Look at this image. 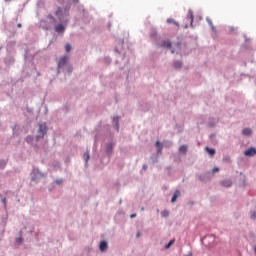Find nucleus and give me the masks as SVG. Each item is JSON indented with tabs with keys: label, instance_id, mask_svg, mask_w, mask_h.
I'll return each instance as SVG.
<instances>
[{
	"label": "nucleus",
	"instance_id": "f257e3e1",
	"mask_svg": "<svg viewBox=\"0 0 256 256\" xmlns=\"http://www.w3.org/2000/svg\"><path fill=\"white\" fill-rule=\"evenodd\" d=\"M57 19L52 15L48 14L46 20L41 21V27L44 31H55L58 35H63L65 33V24H63V19H65V8L57 7L55 11Z\"/></svg>",
	"mask_w": 256,
	"mask_h": 256
},
{
	"label": "nucleus",
	"instance_id": "f03ea898",
	"mask_svg": "<svg viewBox=\"0 0 256 256\" xmlns=\"http://www.w3.org/2000/svg\"><path fill=\"white\" fill-rule=\"evenodd\" d=\"M38 133L39 135H36L35 139L36 141H41L47 135V124H39Z\"/></svg>",
	"mask_w": 256,
	"mask_h": 256
},
{
	"label": "nucleus",
	"instance_id": "7ed1b4c3",
	"mask_svg": "<svg viewBox=\"0 0 256 256\" xmlns=\"http://www.w3.org/2000/svg\"><path fill=\"white\" fill-rule=\"evenodd\" d=\"M43 177H45V174H43L39 168H33L31 181H39V179H43Z\"/></svg>",
	"mask_w": 256,
	"mask_h": 256
},
{
	"label": "nucleus",
	"instance_id": "20e7f679",
	"mask_svg": "<svg viewBox=\"0 0 256 256\" xmlns=\"http://www.w3.org/2000/svg\"><path fill=\"white\" fill-rule=\"evenodd\" d=\"M57 71L61 73V71H65V55L61 56L58 60Z\"/></svg>",
	"mask_w": 256,
	"mask_h": 256
},
{
	"label": "nucleus",
	"instance_id": "39448f33",
	"mask_svg": "<svg viewBox=\"0 0 256 256\" xmlns=\"http://www.w3.org/2000/svg\"><path fill=\"white\" fill-rule=\"evenodd\" d=\"M4 63L7 67H11V65L15 64V58L11 55L8 54L5 58H4Z\"/></svg>",
	"mask_w": 256,
	"mask_h": 256
},
{
	"label": "nucleus",
	"instance_id": "423d86ee",
	"mask_svg": "<svg viewBox=\"0 0 256 256\" xmlns=\"http://www.w3.org/2000/svg\"><path fill=\"white\" fill-rule=\"evenodd\" d=\"M256 155V148H249V150H245V156L252 157Z\"/></svg>",
	"mask_w": 256,
	"mask_h": 256
},
{
	"label": "nucleus",
	"instance_id": "0eeeda50",
	"mask_svg": "<svg viewBox=\"0 0 256 256\" xmlns=\"http://www.w3.org/2000/svg\"><path fill=\"white\" fill-rule=\"evenodd\" d=\"M108 248V245L105 241L100 242L99 249L101 252H104Z\"/></svg>",
	"mask_w": 256,
	"mask_h": 256
},
{
	"label": "nucleus",
	"instance_id": "6e6552de",
	"mask_svg": "<svg viewBox=\"0 0 256 256\" xmlns=\"http://www.w3.org/2000/svg\"><path fill=\"white\" fill-rule=\"evenodd\" d=\"M161 47L163 48H171V42L169 40H165L163 41V43L161 44Z\"/></svg>",
	"mask_w": 256,
	"mask_h": 256
},
{
	"label": "nucleus",
	"instance_id": "1a4fd4ad",
	"mask_svg": "<svg viewBox=\"0 0 256 256\" xmlns=\"http://www.w3.org/2000/svg\"><path fill=\"white\" fill-rule=\"evenodd\" d=\"M222 186H223V187H226V188L231 187V186H232L231 180H223Z\"/></svg>",
	"mask_w": 256,
	"mask_h": 256
},
{
	"label": "nucleus",
	"instance_id": "9d476101",
	"mask_svg": "<svg viewBox=\"0 0 256 256\" xmlns=\"http://www.w3.org/2000/svg\"><path fill=\"white\" fill-rule=\"evenodd\" d=\"M179 195H180L179 190H176V191L174 192V196L172 197L171 202H172V203L176 202V200H177V198L179 197Z\"/></svg>",
	"mask_w": 256,
	"mask_h": 256
},
{
	"label": "nucleus",
	"instance_id": "9b49d317",
	"mask_svg": "<svg viewBox=\"0 0 256 256\" xmlns=\"http://www.w3.org/2000/svg\"><path fill=\"white\" fill-rule=\"evenodd\" d=\"M168 24H174L176 27H179V24L177 21H175L173 18H168L167 19Z\"/></svg>",
	"mask_w": 256,
	"mask_h": 256
},
{
	"label": "nucleus",
	"instance_id": "f8f14e48",
	"mask_svg": "<svg viewBox=\"0 0 256 256\" xmlns=\"http://www.w3.org/2000/svg\"><path fill=\"white\" fill-rule=\"evenodd\" d=\"M113 122L116 125V129H119V117L118 116H114L113 118Z\"/></svg>",
	"mask_w": 256,
	"mask_h": 256
},
{
	"label": "nucleus",
	"instance_id": "ddd939ff",
	"mask_svg": "<svg viewBox=\"0 0 256 256\" xmlns=\"http://www.w3.org/2000/svg\"><path fill=\"white\" fill-rule=\"evenodd\" d=\"M7 167V161L6 160H0V169H5Z\"/></svg>",
	"mask_w": 256,
	"mask_h": 256
},
{
	"label": "nucleus",
	"instance_id": "4468645a",
	"mask_svg": "<svg viewBox=\"0 0 256 256\" xmlns=\"http://www.w3.org/2000/svg\"><path fill=\"white\" fill-rule=\"evenodd\" d=\"M243 134L246 135V136H249V135L252 134V131H251L250 128H245V129L243 130Z\"/></svg>",
	"mask_w": 256,
	"mask_h": 256
},
{
	"label": "nucleus",
	"instance_id": "2eb2a0df",
	"mask_svg": "<svg viewBox=\"0 0 256 256\" xmlns=\"http://www.w3.org/2000/svg\"><path fill=\"white\" fill-rule=\"evenodd\" d=\"M181 66H182L181 61H175V62H174V68H175V69H180Z\"/></svg>",
	"mask_w": 256,
	"mask_h": 256
},
{
	"label": "nucleus",
	"instance_id": "dca6fc26",
	"mask_svg": "<svg viewBox=\"0 0 256 256\" xmlns=\"http://www.w3.org/2000/svg\"><path fill=\"white\" fill-rule=\"evenodd\" d=\"M156 147L158 148V153H161V151L163 149V146H162L161 142L157 141L156 142Z\"/></svg>",
	"mask_w": 256,
	"mask_h": 256
},
{
	"label": "nucleus",
	"instance_id": "f3484780",
	"mask_svg": "<svg viewBox=\"0 0 256 256\" xmlns=\"http://www.w3.org/2000/svg\"><path fill=\"white\" fill-rule=\"evenodd\" d=\"M206 151H207L211 156H214V155H215V150H214V148H208V146H207Z\"/></svg>",
	"mask_w": 256,
	"mask_h": 256
},
{
	"label": "nucleus",
	"instance_id": "a211bd4d",
	"mask_svg": "<svg viewBox=\"0 0 256 256\" xmlns=\"http://www.w3.org/2000/svg\"><path fill=\"white\" fill-rule=\"evenodd\" d=\"M54 183H56V185H63V178H58L54 180Z\"/></svg>",
	"mask_w": 256,
	"mask_h": 256
},
{
	"label": "nucleus",
	"instance_id": "6ab92c4d",
	"mask_svg": "<svg viewBox=\"0 0 256 256\" xmlns=\"http://www.w3.org/2000/svg\"><path fill=\"white\" fill-rule=\"evenodd\" d=\"M33 136H31V135H28L27 137H26V143H33Z\"/></svg>",
	"mask_w": 256,
	"mask_h": 256
},
{
	"label": "nucleus",
	"instance_id": "aec40b11",
	"mask_svg": "<svg viewBox=\"0 0 256 256\" xmlns=\"http://www.w3.org/2000/svg\"><path fill=\"white\" fill-rule=\"evenodd\" d=\"M15 242L21 245V243H23V236H19L18 238H16Z\"/></svg>",
	"mask_w": 256,
	"mask_h": 256
},
{
	"label": "nucleus",
	"instance_id": "412c9836",
	"mask_svg": "<svg viewBox=\"0 0 256 256\" xmlns=\"http://www.w3.org/2000/svg\"><path fill=\"white\" fill-rule=\"evenodd\" d=\"M188 17L190 18L191 25H192L193 24L194 16H193V12L191 10H189Z\"/></svg>",
	"mask_w": 256,
	"mask_h": 256
},
{
	"label": "nucleus",
	"instance_id": "4be33fe9",
	"mask_svg": "<svg viewBox=\"0 0 256 256\" xmlns=\"http://www.w3.org/2000/svg\"><path fill=\"white\" fill-rule=\"evenodd\" d=\"M83 157L86 163L89 162V159H90L89 152H85Z\"/></svg>",
	"mask_w": 256,
	"mask_h": 256
},
{
	"label": "nucleus",
	"instance_id": "5701e85b",
	"mask_svg": "<svg viewBox=\"0 0 256 256\" xmlns=\"http://www.w3.org/2000/svg\"><path fill=\"white\" fill-rule=\"evenodd\" d=\"M1 203L4 205V209H7V199L6 198H1Z\"/></svg>",
	"mask_w": 256,
	"mask_h": 256
},
{
	"label": "nucleus",
	"instance_id": "b1692460",
	"mask_svg": "<svg viewBox=\"0 0 256 256\" xmlns=\"http://www.w3.org/2000/svg\"><path fill=\"white\" fill-rule=\"evenodd\" d=\"M179 151H180L181 153H186V151H187V146H180Z\"/></svg>",
	"mask_w": 256,
	"mask_h": 256
},
{
	"label": "nucleus",
	"instance_id": "393cba45",
	"mask_svg": "<svg viewBox=\"0 0 256 256\" xmlns=\"http://www.w3.org/2000/svg\"><path fill=\"white\" fill-rule=\"evenodd\" d=\"M174 240H171L166 246H165V248L166 249H169L173 244H174Z\"/></svg>",
	"mask_w": 256,
	"mask_h": 256
},
{
	"label": "nucleus",
	"instance_id": "a878e982",
	"mask_svg": "<svg viewBox=\"0 0 256 256\" xmlns=\"http://www.w3.org/2000/svg\"><path fill=\"white\" fill-rule=\"evenodd\" d=\"M161 215H162V217H168L169 216V212L168 211H162L161 212Z\"/></svg>",
	"mask_w": 256,
	"mask_h": 256
},
{
	"label": "nucleus",
	"instance_id": "bb28decb",
	"mask_svg": "<svg viewBox=\"0 0 256 256\" xmlns=\"http://www.w3.org/2000/svg\"><path fill=\"white\" fill-rule=\"evenodd\" d=\"M7 218H8V215L6 214V216H4V217L2 218V223H7Z\"/></svg>",
	"mask_w": 256,
	"mask_h": 256
},
{
	"label": "nucleus",
	"instance_id": "cd10ccee",
	"mask_svg": "<svg viewBox=\"0 0 256 256\" xmlns=\"http://www.w3.org/2000/svg\"><path fill=\"white\" fill-rule=\"evenodd\" d=\"M71 51V45L70 44H67L66 45V52H70Z\"/></svg>",
	"mask_w": 256,
	"mask_h": 256
},
{
	"label": "nucleus",
	"instance_id": "c85d7f7f",
	"mask_svg": "<svg viewBox=\"0 0 256 256\" xmlns=\"http://www.w3.org/2000/svg\"><path fill=\"white\" fill-rule=\"evenodd\" d=\"M251 218H252V219H256V212H253V213L251 214Z\"/></svg>",
	"mask_w": 256,
	"mask_h": 256
},
{
	"label": "nucleus",
	"instance_id": "c756f323",
	"mask_svg": "<svg viewBox=\"0 0 256 256\" xmlns=\"http://www.w3.org/2000/svg\"><path fill=\"white\" fill-rule=\"evenodd\" d=\"M219 172V168H213V173Z\"/></svg>",
	"mask_w": 256,
	"mask_h": 256
},
{
	"label": "nucleus",
	"instance_id": "7c9ffc66",
	"mask_svg": "<svg viewBox=\"0 0 256 256\" xmlns=\"http://www.w3.org/2000/svg\"><path fill=\"white\" fill-rule=\"evenodd\" d=\"M17 27H18L19 29H21V27H23V25H22L21 23H18V24H17Z\"/></svg>",
	"mask_w": 256,
	"mask_h": 256
},
{
	"label": "nucleus",
	"instance_id": "2f4dec72",
	"mask_svg": "<svg viewBox=\"0 0 256 256\" xmlns=\"http://www.w3.org/2000/svg\"><path fill=\"white\" fill-rule=\"evenodd\" d=\"M20 237H23V231L19 232Z\"/></svg>",
	"mask_w": 256,
	"mask_h": 256
},
{
	"label": "nucleus",
	"instance_id": "473e14b6",
	"mask_svg": "<svg viewBox=\"0 0 256 256\" xmlns=\"http://www.w3.org/2000/svg\"><path fill=\"white\" fill-rule=\"evenodd\" d=\"M130 217H131V218H135V217H136V214H132Z\"/></svg>",
	"mask_w": 256,
	"mask_h": 256
},
{
	"label": "nucleus",
	"instance_id": "72a5a7b5",
	"mask_svg": "<svg viewBox=\"0 0 256 256\" xmlns=\"http://www.w3.org/2000/svg\"><path fill=\"white\" fill-rule=\"evenodd\" d=\"M0 199H3V194L0 193Z\"/></svg>",
	"mask_w": 256,
	"mask_h": 256
},
{
	"label": "nucleus",
	"instance_id": "f704fd0d",
	"mask_svg": "<svg viewBox=\"0 0 256 256\" xmlns=\"http://www.w3.org/2000/svg\"><path fill=\"white\" fill-rule=\"evenodd\" d=\"M28 233H30V234L33 233V230H29Z\"/></svg>",
	"mask_w": 256,
	"mask_h": 256
},
{
	"label": "nucleus",
	"instance_id": "c9c22d12",
	"mask_svg": "<svg viewBox=\"0 0 256 256\" xmlns=\"http://www.w3.org/2000/svg\"><path fill=\"white\" fill-rule=\"evenodd\" d=\"M143 169L146 170V169H147V166L144 165V166H143Z\"/></svg>",
	"mask_w": 256,
	"mask_h": 256
},
{
	"label": "nucleus",
	"instance_id": "e433bc0d",
	"mask_svg": "<svg viewBox=\"0 0 256 256\" xmlns=\"http://www.w3.org/2000/svg\"><path fill=\"white\" fill-rule=\"evenodd\" d=\"M185 256H192V254H188V255H185Z\"/></svg>",
	"mask_w": 256,
	"mask_h": 256
},
{
	"label": "nucleus",
	"instance_id": "4c0bfd02",
	"mask_svg": "<svg viewBox=\"0 0 256 256\" xmlns=\"http://www.w3.org/2000/svg\"><path fill=\"white\" fill-rule=\"evenodd\" d=\"M51 43H53V41H50L49 45H51Z\"/></svg>",
	"mask_w": 256,
	"mask_h": 256
},
{
	"label": "nucleus",
	"instance_id": "58836bf2",
	"mask_svg": "<svg viewBox=\"0 0 256 256\" xmlns=\"http://www.w3.org/2000/svg\"><path fill=\"white\" fill-rule=\"evenodd\" d=\"M45 109H46V113H47V111H48L47 107H45Z\"/></svg>",
	"mask_w": 256,
	"mask_h": 256
},
{
	"label": "nucleus",
	"instance_id": "ea45409f",
	"mask_svg": "<svg viewBox=\"0 0 256 256\" xmlns=\"http://www.w3.org/2000/svg\"><path fill=\"white\" fill-rule=\"evenodd\" d=\"M254 251H255V253H256V247L254 248Z\"/></svg>",
	"mask_w": 256,
	"mask_h": 256
}]
</instances>
